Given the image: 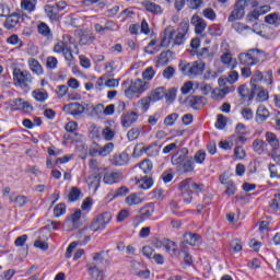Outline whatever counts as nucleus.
<instances>
[{
	"instance_id": "6ab92c4d",
	"label": "nucleus",
	"mask_w": 280,
	"mask_h": 280,
	"mask_svg": "<svg viewBox=\"0 0 280 280\" xmlns=\"http://www.w3.org/2000/svg\"><path fill=\"white\" fill-rule=\"evenodd\" d=\"M142 5L147 12H151V14H163V8L152 1H143Z\"/></svg>"
},
{
	"instance_id": "ddd939ff",
	"label": "nucleus",
	"mask_w": 280,
	"mask_h": 280,
	"mask_svg": "<svg viewBox=\"0 0 280 280\" xmlns=\"http://www.w3.org/2000/svg\"><path fill=\"white\" fill-rule=\"evenodd\" d=\"M44 10H45L46 16L49 18V21H51V23H56V22L60 21L61 15L58 12V9H56V7L54 4L52 5L46 4L44 7Z\"/></svg>"
},
{
	"instance_id": "c9c22d12",
	"label": "nucleus",
	"mask_w": 280,
	"mask_h": 280,
	"mask_svg": "<svg viewBox=\"0 0 280 280\" xmlns=\"http://www.w3.org/2000/svg\"><path fill=\"white\" fill-rule=\"evenodd\" d=\"M152 102V98L150 96H144L140 101L136 103V106L138 108H141L143 113H147V110H150V104Z\"/></svg>"
},
{
	"instance_id": "393cba45",
	"label": "nucleus",
	"mask_w": 280,
	"mask_h": 280,
	"mask_svg": "<svg viewBox=\"0 0 280 280\" xmlns=\"http://www.w3.org/2000/svg\"><path fill=\"white\" fill-rule=\"evenodd\" d=\"M86 183L90 189H94V191H97V189H100V183H102V176L97 174L90 175L86 179Z\"/></svg>"
},
{
	"instance_id": "338daca9",
	"label": "nucleus",
	"mask_w": 280,
	"mask_h": 280,
	"mask_svg": "<svg viewBox=\"0 0 280 280\" xmlns=\"http://www.w3.org/2000/svg\"><path fill=\"white\" fill-rule=\"evenodd\" d=\"M15 205H18L20 208H23L25 205H27L28 200L27 197L24 195H20L15 197L14 199Z\"/></svg>"
},
{
	"instance_id": "680f3d73",
	"label": "nucleus",
	"mask_w": 280,
	"mask_h": 280,
	"mask_svg": "<svg viewBox=\"0 0 280 280\" xmlns=\"http://www.w3.org/2000/svg\"><path fill=\"white\" fill-rule=\"evenodd\" d=\"M167 102H174L176 100V88H171L168 91L165 90V95Z\"/></svg>"
},
{
	"instance_id": "a19ab883",
	"label": "nucleus",
	"mask_w": 280,
	"mask_h": 280,
	"mask_svg": "<svg viewBox=\"0 0 280 280\" xmlns=\"http://www.w3.org/2000/svg\"><path fill=\"white\" fill-rule=\"evenodd\" d=\"M114 148L115 143L108 142L104 147H101L96 152H98L100 156H108V154L113 152Z\"/></svg>"
},
{
	"instance_id": "cd10ccee",
	"label": "nucleus",
	"mask_w": 280,
	"mask_h": 280,
	"mask_svg": "<svg viewBox=\"0 0 280 280\" xmlns=\"http://www.w3.org/2000/svg\"><path fill=\"white\" fill-rule=\"evenodd\" d=\"M32 95L36 102H47L49 94L47 93V90L45 89H36L32 92Z\"/></svg>"
},
{
	"instance_id": "4468645a",
	"label": "nucleus",
	"mask_w": 280,
	"mask_h": 280,
	"mask_svg": "<svg viewBox=\"0 0 280 280\" xmlns=\"http://www.w3.org/2000/svg\"><path fill=\"white\" fill-rule=\"evenodd\" d=\"M139 119V114L136 112H128L121 116V126L124 128H130Z\"/></svg>"
},
{
	"instance_id": "9d476101",
	"label": "nucleus",
	"mask_w": 280,
	"mask_h": 280,
	"mask_svg": "<svg viewBox=\"0 0 280 280\" xmlns=\"http://www.w3.org/2000/svg\"><path fill=\"white\" fill-rule=\"evenodd\" d=\"M187 154H189V150L187 148H183L180 151L173 154L171 158L172 165H175L177 170L189 158Z\"/></svg>"
},
{
	"instance_id": "423d86ee",
	"label": "nucleus",
	"mask_w": 280,
	"mask_h": 280,
	"mask_svg": "<svg viewBox=\"0 0 280 280\" xmlns=\"http://www.w3.org/2000/svg\"><path fill=\"white\" fill-rule=\"evenodd\" d=\"M110 220H113V215L110 214V212L98 214L92 221L90 230L93 231V233H97V231H104L106 229V224H108Z\"/></svg>"
},
{
	"instance_id": "dca6fc26",
	"label": "nucleus",
	"mask_w": 280,
	"mask_h": 280,
	"mask_svg": "<svg viewBox=\"0 0 280 280\" xmlns=\"http://www.w3.org/2000/svg\"><path fill=\"white\" fill-rule=\"evenodd\" d=\"M122 176L119 172H107L104 174L103 183L105 185H115V183H120Z\"/></svg>"
},
{
	"instance_id": "e2e57ef3",
	"label": "nucleus",
	"mask_w": 280,
	"mask_h": 280,
	"mask_svg": "<svg viewBox=\"0 0 280 280\" xmlns=\"http://www.w3.org/2000/svg\"><path fill=\"white\" fill-rule=\"evenodd\" d=\"M176 119H178V114L173 113L164 119V124L165 126H174V124H176Z\"/></svg>"
},
{
	"instance_id": "0eeeda50",
	"label": "nucleus",
	"mask_w": 280,
	"mask_h": 280,
	"mask_svg": "<svg viewBox=\"0 0 280 280\" xmlns=\"http://www.w3.org/2000/svg\"><path fill=\"white\" fill-rule=\"evenodd\" d=\"M9 106L12 110H23L24 113H32L34 107L30 102H25L23 98H13L9 101Z\"/></svg>"
},
{
	"instance_id": "603ef678",
	"label": "nucleus",
	"mask_w": 280,
	"mask_h": 280,
	"mask_svg": "<svg viewBox=\"0 0 280 280\" xmlns=\"http://www.w3.org/2000/svg\"><path fill=\"white\" fill-rule=\"evenodd\" d=\"M67 213V206L65 203H59L54 208L55 218H60V215H65Z\"/></svg>"
},
{
	"instance_id": "9b49d317",
	"label": "nucleus",
	"mask_w": 280,
	"mask_h": 280,
	"mask_svg": "<svg viewBox=\"0 0 280 280\" xmlns=\"http://www.w3.org/2000/svg\"><path fill=\"white\" fill-rule=\"evenodd\" d=\"M104 255H106V252L104 250L95 253L93 255V261L88 266L92 268H104V266H110V262L104 257Z\"/></svg>"
},
{
	"instance_id": "f257e3e1",
	"label": "nucleus",
	"mask_w": 280,
	"mask_h": 280,
	"mask_svg": "<svg viewBox=\"0 0 280 280\" xmlns=\"http://www.w3.org/2000/svg\"><path fill=\"white\" fill-rule=\"evenodd\" d=\"M205 184H198L191 177L179 183V191L182 192L184 202H187V205H190L191 200H194V192L205 194Z\"/></svg>"
},
{
	"instance_id": "412c9836",
	"label": "nucleus",
	"mask_w": 280,
	"mask_h": 280,
	"mask_svg": "<svg viewBox=\"0 0 280 280\" xmlns=\"http://www.w3.org/2000/svg\"><path fill=\"white\" fill-rule=\"evenodd\" d=\"M128 161H130V156L126 152L115 154L112 159L113 165L116 166L128 165Z\"/></svg>"
},
{
	"instance_id": "2f4dec72",
	"label": "nucleus",
	"mask_w": 280,
	"mask_h": 280,
	"mask_svg": "<svg viewBox=\"0 0 280 280\" xmlns=\"http://www.w3.org/2000/svg\"><path fill=\"white\" fill-rule=\"evenodd\" d=\"M200 242V235L197 233H186L184 234V244H189V246H196Z\"/></svg>"
},
{
	"instance_id": "0e129e2a",
	"label": "nucleus",
	"mask_w": 280,
	"mask_h": 280,
	"mask_svg": "<svg viewBox=\"0 0 280 280\" xmlns=\"http://www.w3.org/2000/svg\"><path fill=\"white\" fill-rule=\"evenodd\" d=\"M268 156H270V159H272V161L275 163H277V165H280V151H279V149L271 150V152L268 153Z\"/></svg>"
},
{
	"instance_id": "4c0bfd02",
	"label": "nucleus",
	"mask_w": 280,
	"mask_h": 280,
	"mask_svg": "<svg viewBox=\"0 0 280 280\" xmlns=\"http://www.w3.org/2000/svg\"><path fill=\"white\" fill-rule=\"evenodd\" d=\"M268 12H270V5L265 4L262 7H260L259 9L254 10L249 16H253V19L257 20L259 19V16L264 15V14H268Z\"/></svg>"
},
{
	"instance_id": "58836bf2",
	"label": "nucleus",
	"mask_w": 280,
	"mask_h": 280,
	"mask_svg": "<svg viewBox=\"0 0 280 280\" xmlns=\"http://www.w3.org/2000/svg\"><path fill=\"white\" fill-rule=\"evenodd\" d=\"M126 205H128L129 207H135L136 205H141V202H143V200L141 199V197L137 194H131L129 195L126 199H125Z\"/></svg>"
},
{
	"instance_id": "1a4fd4ad",
	"label": "nucleus",
	"mask_w": 280,
	"mask_h": 280,
	"mask_svg": "<svg viewBox=\"0 0 280 280\" xmlns=\"http://www.w3.org/2000/svg\"><path fill=\"white\" fill-rule=\"evenodd\" d=\"M245 10H246V4L237 0L234 5V10L231 12V14L228 18V21L230 23H233V21H238L240 19H244V14L246 13Z\"/></svg>"
},
{
	"instance_id": "f8f14e48",
	"label": "nucleus",
	"mask_w": 280,
	"mask_h": 280,
	"mask_svg": "<svg viewBox=\"0 0 280 280\" xmlns=\"http://www.w3.org/2000/svg\"><path fill=\"white\" fill-rule=\"evenodd\" d=\"M196 167V164L194 162V158L192 156H188L186 158V160H184V163L180 166H177V172H180L182 174H191V172H194Z\"/></svg>"
},
{
	"instance_id": "7c9ffc66",
	"label": "nucleus",
	"mask_w": 280,
	"mask_h": 280,
	"mask_svg": "<svg viewBox=\"0 0 280 280\" xmlns=\"http://www.w3.org/2000/svg\"><path fill=\"white\" fill-rule=\"evenodd\" d=\"M88 272L95 280H104V270L100 267H90L88 266Z\"/></svg>"
},
{
	"instance_id": "72a5a7b5",
	"label": "nucleus",
	"mask_w": 280,
	"mask_h": 280,
	"mask_svg": "<svg viewBox=\"0 0 280 280\" xmlns=\"http://www.w3.org/2000/svg\"><path fill=\"white\" fill-rule=\"evenodd\" d=\"M163 246L166 248L167 253H170V255H176V253L178 252V245H176V242L164 238L163 240Z\"/></svg>"
},
{
	"instance_id": "3c124183",
	"label": "nucleus",
	"mask_w": 280,
	"mask_h": 280,
	"mask_svg": "<svg viewBox=\"0 0 280 280\" xmlns=\"http://www.w3.org/2000/svg\"><path fill=\"white\" fill-rule=\"evenodd\" d=\"M105 141H113L115 139V131L110 127H105L102 131Z\"/></svg>"
},
{
	"instance_id": "13d9d810",
	"label": "nucleus",
	"mask_w": 280,
	"mask_h": 280,
	"mask_svg": "<svg viewBox=\"0 0 280 280\" xmlns=\"http://www.w3.org/2000/svg\"><path fill=\"white\" fill-rule=\"evenodd\" d=\"M174 73H176V69H174L172 66H168L163 70V78H165V80H172V78H174Z\"/></svg>"
},
{
	"instance_id": "a211bd4d",
	"label": "nucleus",
	"mask_w": 280,
	"mask_h": 280,
	"mask_svg": "<svg viewBox=\"0 0 280 280\" xmlns=\"http://www.w3.org/2000/svg\"><path fill=\"white\" fill-rule=\"evenodd\" d=\"M174 34H176V31L172 27H167L164 30V36L160 43V47H170V43H172V39L174 38Z\"/></svg>"
},
{
	"instance_id": "4d7b16f0",
	"label": "nucleus",
	"mask_w": 280,
	"mask_h": 280,
	"mask_svg": "<svg viewBox=\"0 0 280 280\" xmlns=\"http://www.w3.org/2000/svg\"><path fill=\"white\" fill-rule=\"evenodd\" d=\"M168 54H172V51L167 50V51H162L160 54L159 60H158L159 65L164 66V65H168L170 63V58L167 57Z\"/></svg>"
},
{
	"instance_id": "a878e982",
	"label": "nucleus",
	"mask_w": 280,
	"mask_h": 280,
	"mask_svg": "<svg viewBox=\"0 0 280 280\" xmlns=\"http://www.w3.org/2000/svg\"><path fill=\"white\" fill-rule=\"evenodd\" d=\"M38 34L44 36L45 38H54V33L51 32V28H49V25L45 22H40L37 26Z\"/></svg>"
},
{
	"instance_id": "864d4df0",
	"label": "nucleus",
	"mask_w": 280,
	"mask_h": 280,
	"mask_svg": "<svg viewBox=\"0 0 280 280\" xmlns=\"http://www.w3.org/2000/svg\"><path fill=\"white\" fill-rule=\"evenodd\" d=\"M206 159H207V152L202 150L197 151L194 155V161L197 162L199 165H202Z\"/></svg>"
},
{
	"instance_id": "bb28decb",
	"label": "nucleus",
	"mask_w": 280,
	"mask_h": 280,
	"mask_svg": "<svg viewBox=\"0 0 280 280\" xmlns=\"http://www.w3.org/2000/svg\"><path fill=\"white\" fill-rule=\"evenodd\" d=\"M267 148L268 143L261 139H256L253 142V150L256 154H264Z\"/></svg>"
},
{
	"instance_id": "774afa93",
	"label": "nucleus",
	"mask_w": 280,
	"mask_h": 280,
	"mask_svg": "<svg viewBox=\"0 0 280 280\" xmlns=\"http://www.w3.org/2000/svg\"><path fill=\"white\" fill-rule=\"evenodd\" d=\"M46 67L47 69H56V67H58V59L56 57H48Z\"/></svg>"
},
{
	"instance_id": "aec40b11",
	"label": "nucleus",
	"mask_w": 280,
	"mask_h": 280,
	"mask_svg": "<svg viewBox=\"0 0 280 280\" xmlns=\"http://www.w3.org/2000/svg\"><path fill=\"white\" fill-rule=\"evenodd\" d=\"M66 108L70 110V115L73 117H80L85 110L84 106L80 103H70L66 105Z\"/></svg>"
},
{
	"instance_id": "79ce46f5",
	"label": "nucleus",
	"mask_w": 280,
	"mask_h": 280,
	"mask_svg": "<svg viewBox=\"0 0 280 280\" xmlns=\"http://www.w3.org/2000/svg\"><path fill=\"white\" fill-rule=\"evenodd\" d=\"M21 8L27 12H34L36 10V0H22Z\"/></svg>"
},
{
	"instance_id": "c756f323",
	"label": "nucleus",
	"mask_w": 280,
	"mask_h": 280,
	"mask_svg": "<svg viewBox=\"0 0 280 280\" xmlns=\"http://www.w3.org/2000/svg\"><path fill=\"white\" fill-rule=\"evenodd\" d=\"M221 47L224 49V52L221 56V62H223V65H228L229 67H232L231 62L233 61V56L231 55V51L229 50V44H222Z\"/></svg>"
},
{
	"instance_id": "49530a36",
	"label": "nucleus",
	"mask_w": 280,
	"mask_h": 280,
	"mask_svg": "<svg viewBox=\"0 0 280 280\" xmlns=\"http://www.w3.org/2000/svg\"><path fill=\"white\" fill-rule=\"evenodd\" d=\"M140 213L142 218H150L152 217V213H154V206L152 203H149L140 209Z\"/></svg>"
},
{
	"instance_id": "09e8293b",
	"label": "nucleus",
	"mask_w": 280,
	"mask_h": 280,
	"mask_svg": "<svg viewBox=\"0 0 280 280\" xmlns=\"http://www.w3.org/2000/svg\"><path fill=\"white\" fill-rule=\"evenodd\" d=\"M155 74H156V72L154 71V68H153V67H148V68L142 72L143 81L145 82V80H147L148 82H150V80H152Z\"/></svg>"
},
{
	"instance_id": "b1692460",
	"label": "nucleus",
	"mask_w": 280,
	"mask_h": 280,
	"mask_svg": "<svg viewBox=\"0 0 280 280\" xmlns=\"http://www.w3.org/2000/svg\"><path fill=\"white\" fill-rule=\"evenodd\" d=\"M149 97L152 102H161L165 97V88L160 86L150 92Z\"/></svg>"
},
{
	"instance_id": "2eb2a0df",
	"label": "nucleus",
	"mask_w": 280,
	"mask_h": 280,
	"mask_svg": "<svg viewBox=\"0 0 280 280\" xmlns=\"http://www.w3.org/2000/svg\"><path fill=\"white\" fill-rule=\"evenodd\" d=\"M191 25H195L196 34H202L207 30V21L205 19L194 15L190 20Z\"/></svg>"
},
{
	"instance_id": "a18cd8bd",
	"label": "nucleus",
	"mask_w": 280,
	"mask_h": 280,
	"mask_svg": "<svg viewBox=\"0 0 280 280\" xmlns=\"http://www.w3.org/2000/svg\"><path fill=\"white\" fill-rule=\"evenodd\" d=\"M81 195H82V191L80 190V188L72 187L68 195V198H69L70 202H75V201L80 200Z\"/></svg>"
},
{
	"instance_id": "8fccbe9b",
	"label": "nucleus",
	"mask_w": 280,
	"mask_h": 280,
	"mask_svg": "<svg viewBox=\"0 0 280 280\" xmlns=\"http://www.w3.org/2000/svg\"><path fill=\"white\" fill-rule=\"evenodd\" d=\"M226 121L228 118L224 115L219 114L215 122V128H218V130H224V128H226Z\"/></svg>"
},
{
	"instance_id": "c03bdc74",
	"label": "nucleus",
	"mask_w": 280,
	"mask_h": 280,
	"mask_svg": "<svg viewBox=\"0 0 280 280\" xmlns=\"http://www.w3.org/2000/svg\"><path fill=\"white\" fill-rule=\"evenodd\" d=\"M95 37L93 34H82L79 39L80 45H93Z\"/></svg>"
},
{
	"instance_id": "4be33fe9",
	"label": "nucleus",
	"mask_w": 280,
	"mask_h": 280,
	"mask_svg": "<svg viewBox=\"0 0 280 280\" xmlns=\"http://www.w3.org/2000/svg\"><path fill=\"white\" fill-rule=\"evenodd\" d=\"M190 56H197V58H202L203 60L207 58H213V52L209 50V47H203L199 50H188Z\"/></svg>"
},
{
	"instance_id": "6e6552de",
	"label": "nucleus",
	"mask_w": 280,
	"mask_h": 280,
	"mask_svg": "<svg viewBox=\"0 0 280 280\" xmlns=\"http://www.w3.org/2000/svg\"><path fill=\"white\" fill-rule=\"evenodd\" d=\"M55 54H62L65 59L68 62L73 61V51H71V48L67 45V43L60 40L57 44H55L54 49Z\"/></svg>"
},
{
	"instance_id": "f704fd0d",
	"label": "nucleus",
	"mask_w": 280,
	"mask_h": 280,
	"mask_svg": "<svg viewBox=\"0 0 280 280\" xmlns=\"http://www.w3.org/2000/svg\"><path fill=\"white\" fill-rule=\"evenodd\" d=\"M202 100H205L203 96H190L188 98V104L191 108H194L195 110H198L200 106H205V103H202Z\"/></svg>"
},
{
	"instance_id": "ea45409f",
	"label": "nucleus",
	"mask_w": 280,
	"mask_h": 280,
	"mask_svg": "<svg viewBox=\"0 0 280 280\" xmlns=\"http://www.w3.org/2000/svg\"><path fill=\"white\" fill-rule=\"evenodd\" d=\"M261 80H264V73H261L259 70H256L250 80V86L254 93L257 91V84H255V82H261Z\"/></svg>"
},
{
	"instance_id": "c85d7f7f",
	"label": "nucleus",
	"mask_w": 280,
	"mask_h": 280,
	"mask_svg": "<svg viewBox=\"0 0 280 280\" xmlns=\"http://www.w3.org/2000/svg\"><path fill=\"white\" fill-rule=\"evenodd\" d=\"M267 143L271 147V150H279V139L273 132H266L265 135Z\"/></svg>"
},
{
	"instance_id": "bf43d9fd",
	"label": "nucleus",
	"mask_w": 280,
	"mask_h": 280,
	"mask_svg": "<svg viewBox=\"0 0 280 280\" xmlns=\"http://www.w3.org/2000/svg\"><path fill=\"white\" fill-rule=\"evenodd\" d=\"M255 91H259L258 92V97L260 100V102H267L268 100V92L259 86H257V89ZM255 91H253L252 89V94L255 95Z\"/></svg>"
},
{
	"instance_id": "052dcab7",
	"label": "nucleus",
	"mask_w": 280,
	"mask_h": 280,
	"mask_svg": "<svg viewBox=\"0 0 280 280\" xmlns=\"http://www.w3.org/2000/svg\"><path fill=\"white\" fill-rule=\"evenodd\" d=\"M208 32L210 36H222V27L215 24L209 26Z\"/></svg>"
},
{
	"instance_id": "6e6d98bb",
	"label": "nucleus",
	"mask_w": 280,
	"mask_h": 280,
	"mask_svg": "<svg viewBox=\"0 0 280 280\" xmlns=\"http://www.w3.org/2000/svg\"><path fill=\"white\" fill-rule=\"evenodd\" d=\"M152 161L150 160H144L140 163V170H142L144 174H150V172H152Z\"/></svg>"
},
{
	"instance_id": "e433bc0d",
	"label": "nucleus",
	"mask_w": 280,
	"mask_h": 280,
	"mask_svg": "<svg viewBox=\"0 0 280 280\" xmlns=\"http://www.w3.org/2000/svg\"><path fill=\"white\" fill-rule=\"evenodd\" d=\"M265 23H268V25H275V27H279L280 22H279V13H270L265 16Z\"/></svg>"
},
{
	"instance_id": "37998d69",
	"label": "nucleus",
	"mask_w": 280,
	"mask_h": 280,
	"mask_svg": "<svg viewBox=\"0 0 280 280\" xmlns=\"http://www.w3.org/2000/svg\"><path fill=\"white\" fill-rule=\"evenodd\" d=\"M230 92L229 88L215 89L212 91V100H222Z\"/></svg>"
},
{
	"instance_id": "f3484780",
	"label": "nucleus",
	"mask_w": 280,
	"mask_h": 280,
	"mask_svg": "<svg viewBox=\"0 0 280 280\" xmlns=\"http://www.w3.org/2000/svg\"><path fill=\"white\" fill-rule=\"evenodd\" d=\"M20 20H21V14L16 12L9 14L4 21L5 30H14V27L19 25Z\"/></svg>"
},
{
	"instance_id": "f03ea898",
	"label": "nucleus",
	"mask_w": 280,
	"mask_h": 280,
	"mask_svg": "<svg viewBox=\"0 0 280 280\" xmlns=\"http://www.w3.org/2000/svg\"><path fill=\"white\" fill-rule=\"evenodd\" d=\"M266 58H268L267 52L259 48H252L247 52H241L238 55L240 63L244 67H255V65H259Z\"/></svg>"
},
{
	"instance_id": "39448f33",
	"label": "nucleus",
	"mask_w": 280,
	"mask_h": 280,
	"mask_svg": "<svg viewBox=\"0 0 280 280\" xmlns=\"http://www.w3.org/2000/svg\"><path fill=\"white\" fill-rule=\"evenodd\" d=\"M33 80L34 78L30 71H22L19 68L13 70V82L15 83V86H20V89H30V84H32Z\"/></svg>"
},
{
	"instance_id": "20e7f679",
	"label": "nucleus",
	"mask_w": 280,
	"mask_h": 280,
	"mask_svg": "<svg viewBox=\"0 0 280 280\" xmlns=\"http://www.w3.org/2000/svg\"><path fill=\"white\" fill-rule=\"evenodd\" d=\"M178 68L183 75H187L188 78H197V75H202L205 72V62L194 61L187 63L185 61H180Z\"/></svg>"
},
{
	"instance_id": "5fc2aeb1",
	"label": "nucleus",
	"mask_w": 280,
	"mask_h": 280,
	"mask_svg": "<svg viewBox=\"0 0 280 280\" xmlns=\"http://www.w3.org/2000/svg\"><path fill=\"white\" fill-rule=\"evenodd\" d=\"M139 135H141V130H139V128H131L127 132V139L128 141H135L136 139H139Z\"/></svg>"
},
{
	"instance_id": "473e14b6",
	"label": "nucleus",
	"mask_w": 280,
	"mask_h": 280,
	"mask_svg": "<svg viewBox=\"0 0 280 280\" xmlns=\"http://www.w3.org/2000/svg\"><path fill=\"white\" fill-rule=\"evenodd\" d=\"M28 67L33 73H36V75H43V66H40L38 60L34 58L28 59Z\"/></svg>"
},
{
	"instance_id": "7ed1b4c3",
	"label": "nucleus",
	"mask_w": 280,
	"mask_h": 280,
	"mask_svg": "<svg viewBox=\"0 0 280 280\" xmlns=\"http://www.w3.org/2000/svg\"><path fill=\"white\" fill-rule=\"evenodd\" d=\"M149 89L150 83L143 79L131 80L129 86L125 90V95L128 100H135V97H141Z\"/></svg>"
},
{
	"instance_id": "69168bd1",
	"label": "nucleus",
	"mask_w": 280,
	"mask_h": 280,
	"mask_svg": "<svg viewBox=\"0 0 280 280\" xmlns=\"http://www.w3.org/2000/svg\"><path fill=\"white\" fill-rule=\"evenodd\" d=\"M202 14L206 19H209L210 21H215L217 14H215V11L213 9L207 8V9L203 10Z\"/></svg>"
},
{
	"instance_id": "5701e85b",
	"label": "nucleus",
	"mask_w": 280,
	"mask_h": 280,
	"mask_svg": "<svg viewBox=\"0 0 280 280\" xmlns=\"http://www.w3.org/2000/svg\"><path fill=\"white\" fill-rule=\"evenodd\" d=\"M269 117L270 112H268V108H266V106L264 105H260L256 112V121L258 124H264V121H266V119H268Z\"/></svg>"
},
{
	"instance_id": "de8ad7c7",
	"label": "nucleus",
	"mask_w": 280,
	"mask_h": 280,
	"mask_svg": "<svg viewBox=\"0 0 280 280\" xmlns=\"http://www.w3.org/2000/svg\"><path fill=\"white\" fill-rule=\"evenodd\" d=\"M225 194L226 196H235V192L237 191V187L235 186V182L233 180H228L225 183Z\"/></svg>"
}]
</instances>
